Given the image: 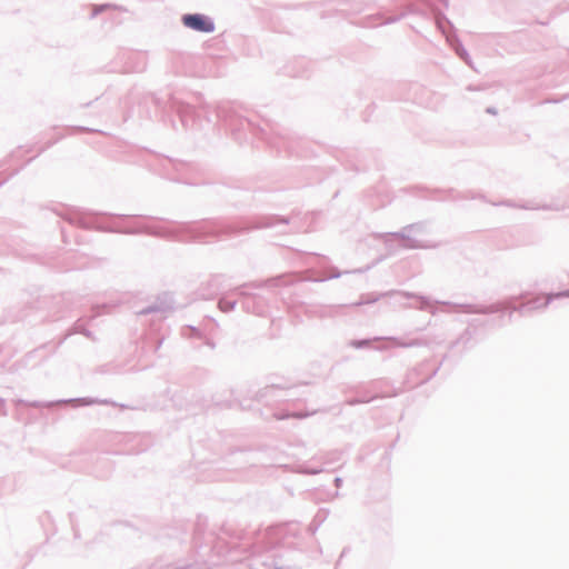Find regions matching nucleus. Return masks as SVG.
<instances>
[{"label":"nucleus","mask_w":569,"mask_h":569,"mask_svg":"<svg viewBox=\"0 0 569 569\" xmlns=\"http://www.w3.org/2000/svg\"><path fill=\"white\" fill-rule=\"evenodd\" d=\"M182 21L186 27L196 31L212 32L214 30V24L201 14H187Z\"/></svg>","instance_id":"nucleus-1"}]
</instances>
